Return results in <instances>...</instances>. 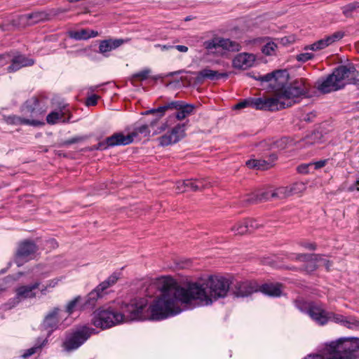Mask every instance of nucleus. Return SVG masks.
Listing matches in <instances>:
<instances>
[{
	"label": "nucleus",
	"instance_id": "52",
	"mask_svg": "<svg viewBox=\"0 0 359 359\" xmlns=\"http://www.w3.org/2000/svg\"><path fill=\"white\" fill-rule=\"evenodd\" d=\"M195 182H197L199 185L198 191L203 190L208 187L210 182L204 178L195 179Z\"/></svg>",
	"mask_w": 359,
	"mask_h": 359
},
{
	"label": "nucleus",
	"instance_id": "1",
	"mask_svg": "<svg viewBox=\"0 0 359 359\" xmlns=\"http://www.w3.org/2000/svg\"><path fill=\"white\" fill-rule=\"evenodd\" d=\"M161 292V299L166 318L179 314L182 309L180 304L192 307V304L208 306L230 293L231 280L222 276H210L202 284L189 283L181 287L170 277H161L156 281Z\"/></svg>",
	"mask_w": 359,
	"mask_h": 359
},
{
	"label": "nucleus",
	"instance_id": "55",
	"mask_svg": "<svg viewBox=\"0 0 359 359\" xmlns=\"http://www.w3.org/2000/svg\"><path fill=\"white\" fill-rule=\"evenodd\" d=\"M316 116V113L314 111H311L303 116L302 120L307 123H311L313 121Z\"/></svg>",
	"mask_w": 359,
	"mask_h": 359
},
{
	"label": "nucleus",
	"instance_id": "19",
	"mask_svg": "<svg viewBox=\"0 0 359 359\" xmlns=\"http://www.w3.org/2000/svg\"><path fill=\"white\" fill-rule=\"evenodd\" d=\"M5 121L8 124L20 126H31L34 127H38L44 125L43 121H36L33 119H27V117H24L23 116H20L17 115H9L4 117Z\"/></svg>",
	"mask_w": 359,
	"mask_h": 359
},
{
	"label": "nucleus",
	"instance_id": "46",
	"mask_svg": "<svg viewBox=\"0 0 359 359\" xmlns=\"http://www.w3.org/2000/svg\"><path fill=\"white\" fill-rule=\"evenodd\" d=\"M344 36V32H337L332 34L330 36H328L326 37L327 41L328 43V45L333 43L335 41H337L340 39H341Z\"/></svg>",
	"mask_w": 359,
	"mask_h": 359
},
{
	"label": "nucleus",
	"instance_id": "26",
	"mask_svg": "<svg viewBox=\"0 0 359 359\" xmlns=\"http://www.w3.org/2000/svg\"><path fill=\"white\" fill-rule=\"evenodd\" d=\"M261 292L270 297H280L281 295V285L280 284H264L262 285Z\"/></svg>",
	"mask_w": 359,
	"mask_h": 359
},
{
	"label": "nucleus",
	"instance_id": "4",
	"mask_svg": "<svg viewBox=\"0 0 359 359\" xmlns=\"http://www.w3.org/2000/svg\"><path fill=\"white\" fill-rule=\"evenodd\" d=\"M355 72L353 65H340L331 74L316 81V88L322 93L337 91L345 87L346 79Z\"/></svg>",
	"mask_w": 359,
	"mask_h": 359
},
{
	"label": "nucleus",
	"instance_id": "57",
	"mask_svg": "<svg viewBox=\"0 0 359 359\" xmlns=\"http://www.w3.org/2000/svg\"><path fill=\"white\" fill-rule=\"evenodd\" d=\"M83 140V138L81 137H74L71 139L65 140L63 144H64V145H70V144L81 142Z\"/></svg>",
	"mask_w": 359,
	"mask_h": 359
},
{
	"label": "nucleus",
	"instance_id": "23",
	"mask_svg": "<svg viewBox=\"0 0 359 359\" xmlns=\"http://www.w3.org/2000/svg\"><path fill=\"white\" fill-rule=\"evenodd\" d=\"M40 285L39 282H36L34 284L28 285H22L17 288L16 294L18 298H34L36 297V292L34 290L39 287Z\"/></svg>",
	"mask_w": 359,
	"mask_h": 359
},
{
	"label": "nucleus",
	"instance_id": "41",
	"mask_svg": "<svg viewBox=\"0 0 359 359\" xmlns=\"http://www.w3.org/2000/svg\"><path fill=\"white\" fill-rule=\"evenodd\" d=\"M316 255V254H306V253L297 254V255H294V257H292L291 259L297 260V261L307 262L309 261H315V255Z\"/></svg>",
	"mask_w": 359,
	"mask_h": 359
},
{
	"label": "nucleus",
	"instance_id": "20",
	"mask_svg": "<svg viewBox=\"0 0 359 359\" xmlns=\"http://www.w3.org/2000/svg\"><path fill=\"white\" fill-rule=\"evenodd\" d=\"M183 101H172L170 102L163 106H161L156 109H152L146 112V114H158V117L156 118L154 121H151L150 126H153L157 121L164 115L165 111L168 109H180V107L182 106Z\"/></svg>",
	"mask_w": 359,
	"mask_h": 359
},
{
	"label": "nucleus",
	"instance_id": "64",
	"mask_svg": "<svg viewBox=\"0 0 359 359\" xmlns=\"http://www.w3.org/2000/svg\"><path fill=\"white\" fill-rule=\"evenodd\" d=\"M58 282H59V280L57 278L52 279V280H48L46 285L48 288H50V287L53 288V287H55L57 285Z\"/></svg>",
	"mask_w": 359,
	"mask_h": 359
},
{
	"label": "nucleus",
	"instance_id": "42",
	"mask_svg": "<svg viewBox=\"0 0 359 359\" xmlns=\"http://www.w3.org/2000/svg\"><path fill=\"white\" fill-rule=\"evenodd\" d=\"M277 45L274 42H269L262 48V53L266 55H272L275 54Z\"/></svg>",
	"mask_w": 359,
	"mask_h": 359
},
{
	"label": "nucleus",
	"instance_id": "32",
	"mask_svg": "<svg viewBox=\"0 0 359 359\" xmlns=\"http://www.w3.org/2000/svg\"><path fill=\"white\" fill-rule=\"evenodd\" d=\"M118 278H119L118 274L117 273H114L107 280H105L104 281H103L99 284V285H100L99 288L101 290H105L110 286H112L113 285H114L117 282Z\"/></svg>",
	"mask_w": 359,
	"mask_h": 359
},
{
	"label": "nucleus",
	"instance_id": "45",
	"mask_svg": "<svg viewBox=\"0 0 359 359\" xmlns=\"http://www.w3.org/2000/svg\"><path fill=\"white\" fill-rule=\"evenodd\" d=\"M313 304H308L307 302L301 300L297 299L294 301V305L299 311L302 312H306L308 313V310L310 309L311 305H313Z\"/></svg>",
	"mask_w": 359,
	"mask_h": 359
},
{
	"label": "nucleus",
	"instance_id": "28",
	"mask_svg": "<svg viewBox=\"0 0 359 359\" xmlns=\"http://www.w3.org/2000/svg\"><path fill=\"white\" fill-rule=\"evenodd\" d=\"M98 285L96 288L92 290L86 297L85 305L88 306H93L97 300L102 296V292Z\"/></svg>",
	"mask_w": 359,
	"mask_h": 359
},
{
	"label": "nucleus",
	"instance_id": "56",
	"mask_svg": "<svg viewBox=\"0 0 359 359\" xmlns=\"http://www.w3.org/2000/svg\"><path fill=\"white\" fill-rule=\"evenodd\" d=\"M328 316H330L331 317V319L332 318L335 322L337 323H344V320L346 318V317L343 316H341V315H335L332 313H328Z\"/></svg>",
	"mask_w": 359,
	"mask_h": 359
},
{
	"label": "nucleus",
	"instance_id": "18",
	"mask_svg": "<svg viewBox=\"0 0 359 359\" xmlns=\"http://www.w3.org/2000/svg\"><path fill=\"white\" fill-rule=\"evenodd\" d=\"M255 60L253 54L243 53L237 55L233 60V67L236 69H245L252 67Z\"/></svg>",
	"mask_w": 359,
	"mask_h": 359
},
{
	"label": "nucleus",
	"instance_id": "44",
	"mask_svg": "<svg viewBox=\"0 0 359 359\" xmlns=\"http://www.w3.org/2000/svg\"><path fill=\"white\" fill-rule=\"evenodd\" d=\"M343 325L348 329L359 327V320L353 317H346Z\"/></svg>",
	"mask_w": 359,
	"mask_h": 359
},
{
	"label": "nucleus",
	"instance_id": "38",
	"mask_svg": "<svg viewBox=\"0 0 359 359\" xmlns=\"http://www.w3.org/2000/svg\"><path fill=\"white\" fill-rule=\"evenodd\" d=\"M231 231H234L236 234L240 235L249 232L248 229V224H245V219L233 226Z\"/></svg>",
	"mask_w": 359,
	"mask_h": 359
},
{
	"label": "nucleus",
	"instance_id": "21",
	"mask_svg": "<svg viewBox=\"0 0 359 359\" xmlns=\"http://www.w3.org/2000/svg\"><path fill=\"white\" fill-rule=\"evenodd\" d=\"M49 15L44 11H36L21 16V19L28 25H33L47 20Z\"/></svg>",
	"mask_w": 359,
	"mask_h": 359
},
{
	"label": "nucleus",
	"instance_id": "24",
	"mask_svg": "<svg viewBox=\"0 0 359 359\" xmlns=\"http://www.w3.org/2000/svg\"><path fill=\"white\" fill-rule=\"evenodd\" d=\"M273 192L270 193L269 191H259L257 193H252L249 195H247L244 199L243 202L245 203H255L257 202H262L267 200H269L270 198H273L271 195Z\"/></svg>",
	"mask_w": 359,
	"mask_h": 359
},
{
	"label": "nucleus",
	"instance_id": "51",
	"mask_svg": "<svg viewBox=\"0 0 359 359\" xmlns=\"http://www.w3.org/2000/svg\"><path fill=\"white\" fill-rule=\"evenodd\" d=\"M41 347V345L40 346H36L34 347H32L25 351V353L22 355V357L25 359L30 357L33 354H34L37 349L40 348Z\"/></svg>",
	"mask_w": 359,
	"mask_h": 359
},
{
	"label": "nucleus",
	"instance_id": "17",
	"mask_svg": "<svg viewBox=\"0 0 359 359\" xmlns=\"http://www.w3.org/2000/svg\"><path fill=\"white\" fill-rule=\"evenodd\" d=\"M328 313L321 307L315 304L311 305L310 309L308 310L309 316L320 325H325L331 319Z\"/></svg>",
	"mask_w": 359,
	"mask_h": 359
},
{
	"label": "nucleus",
	"instance_id": "14",
	"mask_svg": "<svg viewBox=\"0 0 359 359\" xmlns=\"http://www.w3.org/2000/svg\"><path fill=\"white\" fill-rule=\"evenodd\" d=\"M71 114L69 110L67 109L65 104L60 105L57 110L49 113L46 116V121L50 125H55L59 121L67 123L70 121Z\"/></svg>",
	"mask_w": 359,
	"mask_h": 359
},
{
	"label": "nucleus",
	"instance_id": "48",
	"mask_svg": "<svg viewBox=\"0 0 359 359\" xmlns=\"http://www.w3.org/2000/svg\"><path fill=\"white\" fill-rule=\"evenodd\" d=\"M245 224H248V229L249 232H252L260 226V224H258L256 220L252 219H245Z\"/></svg>",
	"mask_w": 359,
	"mask_h": 359
},
{
	"label": "nucleus",
	"instance_id": "63",
	"mask_svg": "<svg viewBox=\"0 0 359 359\" xmlns=\"http://www.w3.org/2000/svg\"><path fill=\"white\" fill-rule=\"evenodd\" d=\"M177 50L179 52L181 53H187L189 50V48L184 45H176L173 46V49Z\"/></svg>",
	"mask_w": 359,
	"mask_h": 359
},
{
	"label": "nucleus",
	"instance_id": "59",
	"mask_svg": "<svg viewBox=\"0 0 359 359\" xmlns=\"http://www.w3.org/2000/svg\"><path fill=\"white\" fill-rule=\"evenodd\" d=\"M300 245L309 250H315L316 245L314 243L301 242Z\"/></svg>",
	"mask_w": 359,
	"mask_h": 359
},
{
	"label": "nucleus",
	"instance_id": "16",
	"mask_svg": "<svg viewBox=\"0 0 359 359\" xmlns=\"http://www.w3.org/2000/svg\"><path fill=\"white\" fill-rule=\"evenodd\" d=\"M60 311V308L54 307L46 315L42 323V326L45 330H47L50 332L57 328L59 323L58 315Z\"/></svg>",
	"mask_w": 359,
	"mask_h": 359
},
{
	"label": "nucleus",
	"instance_id": "6",
	"mask_svg": "<svg viewBox=\"0 0 359 359\" xmlns=\"http://www.w3.org/2000/svg\"><path fill=\"white\" fill-rule=\"evenodd\" d=\"M95 332V329L86 325L77 327L67 333L62 343L65 351L71 352L82 346Z\"/></svg>",
	"mask_w": 359,
	"mask_h": 359
},
{
	"label": "nucleus",
	"instance_id": "27",
	"mask_svg": "<svg viewBox=\"0 0 359 359\" xmlns=\"http://www.w3.org/2000/svg\"><path fill=\"white\" fill-rule=\"evenodd\" d=\"M246 165L250 168L264 170L271 167V162L264 159H250L246 161Z\"/></svg>",
	"mask_w": 359,
	"mask_h": 359
},
{
	"label": "nucleus",
	"instance_id": "54",
	"mask_svg": "<svg viewBox=\"0 0 359 359\" xmlns=\"http://www.w3.org/2000/svg\"><path fill=\"white\" fill-rule=\"evenodd\" d=\"M320 136V133H313L311 135L307 136L306 137V139H305L306 143L312 144L315 142L316 139L319 138Z\"/></svg>",
	"mask_w": 359,
	"mask_h": 359
},
{
	"label": "nucleus",
	"instance_id": "31",
	"mask_svg": "<svg viewBox=\"0 0 359 359\" xmlns=\"http://www.w3.org/2000/svg\"><path fill=\"white\" fill-rule=\"evenodd\" d=\"M69 36L75 40H86L90 39L89 29H82L69 32Z\"/></svg>",
	"mask_w": 359,
	"mask_h": 359
},
{
	"label": "nucleus",
	"instance_id": "13",
	"mask_svg": "<svg viewBox=\"0 0 359 359\" xmlns=\"http://www.w3.org/2000/svg\"><path fill=\"white\" fill-rule=\"evenodd\" d=\"M271 102H269L268 98H250L238 102L234 106L235 109H240L246 107H251L258 110L270 111V107H273Z\"/></svg>",
	"mask_w": 359,
	"mask_h": 359
},
{
	"label": "nucleus",
	"instance_id": "7",
	"mask_svg": "<svg viewBox=\"0 0 359 359\" xmlns=\"http://www.w3.org/2000/svg\"><path fill=\"white\" fill-rule=\"evenodd\" d=\"M47 109V104L43 97H32L21 106L20 111L24 117L27 119H33L41 121L39 118L42 117Z\"/></svg>",
	"mask_w": 359,
	"mask_h": 359
},
{
	"label": "nucleus",
	"instance_id": "61",
	"mask_svg": "<svg viewBox=\"0 0 359 359\" xmlns=\"http://www.w3.org/2000/svg\"><path fill=\"white\" fill-rule=\"evenodd\" d=\"M327 162V160H320L315 163H312L311 165H314L315 169H319L324 167Z\"/></svg>",
	"mask_w": 359,
	"mask_h": 359
},
{
	"label": "nucleus",
	"instance_id": "47",
	"mask_svg": "<svg viewBox=\"0 0 359 359\" xmlns=\"http://www.w3.org/2000/svg\"><path fill=\"white\" fill-rule=\"evenodd\" d=\"M358 76V72L355 68V72L350 74L348 76L346 79V84L347 83H353L354 85L359 87V79H357L356 77Z\"/></svg>",
	"mask_w": 359,
	"mask_h": 359
},
{
	"label": "nucleus",
	"instance_id": "60",
	"mask_svg": "<svg viewBox=\"0 0 359 359\" xmlns=\"http://www.w3.org/2000/svg\"><path fill=\"white\" fill-rule=\"evenodd\" d=\"M311 165V163L300 165L297 167V170L299 173L306 174L309 172L308 168Z\"/></svg>",
	"mask_w": 359,
	"mask_h": 359
},
{
	"label": "nucleus",
	"instance_id": "50",
	"mask_svg": "<svg viewBox=\"0 0 359 359\" xmlns=\"http://www.w3.org/2000/svg\"><path fill=\"white\" fill-rule=\"evenodd\" d=\"M317 263H318V262H315V261L307 262V264L305 266V271L308 273L314 271L318 267V264H317Z\"/></svg>",
	"mask_w": 359,
	"mask_h": 359
},
{
	"label": "nucleus",
	"instance_id": "12",
	"mask_svg": "<svg viewBox=\"0 0 359 359\" xmlns=\"http://www.w3.org/2000/svg\"><path fill=\"white\" fill-rule=\"evenodd\" d=\"M185 123L177 124L170 133L158 137L159 144L165 147L177 143L185 137Z\"/></svg>",
	"mask_w": 359,
	"mask_h": 359
},
{
	"label": "nucleus",
	"instance_id": "2",
	"mask_svg": "<svg viewBox=\"0 0 359 359\" xmlns=\"http://www.w3.org/2000/svg\"><path fill=\"white\" fill-rule=\"evenodd\" d=\"M147 304L146 299L140 298L122 306L121 312L111 308L100 309L94 312L93 324L97 327L107 329L128 320H160L166 318L161 296L149 306Z\"/></svg>",
	"mask_w": 359,
	"mask_h": 359
},
{
	"label": "nucleus",
	"instance_id": "40",
	"mask_svg": "<svg viewBox=\"0 0 359 359\" xmlns=\"http://www.w3.org/2000/svg\"><path fill=\"white\" fill-rule=\"evenodd\" d=\"M358 8V1H354L343 6L342 13L346 17L350 18L351 17L352 12L356 10Z\"/></svg>",
	"mask_w": 359,
	"mask_h": 359
},
{
	"label": "nucleus",
	"instance_id": "30",
	"mask_svg": "<svg viewBox=\"0 0 359 359\" xmlns=\"http://www.w3.org/2000/svg\"><path fill=\"white\" fill-rule=\"evenodd\" d=\"M218 45L229 51H238L241 48L238 43L229 39H222L219 40Z\"/></svg>",
	"mask_w": 359,
	"mask_h": 359
},
{
	"label": "nucleus",
	"instance_id": "37",
	"mask_svg": "<svg viewBox=\"0 0 359 359\" xmlns=\"http://www.w3.org/2000/svg\"><path fill=\"white\" fill-rule=\"evenodd\" d=\"M150 133V130L149 129V126L147 124H143L135 128L133 132L130 134L133 135V139L134 137L137 136L138 135H143L144 137L149 135Z\"/></svg>",
	"mask_w": 359,
	"mask_h": 359
},
{
	"label": "nucleus",
	"instance_id": "49",
	"mask_svg": "<svg viewBox=\"0 0 359 359\" xmlns=\"http://www.w3.org/2000/svg\"><path fill=\"white\" fill-rule=\"evenodd\" d=\"M313 57H314V55L313 53H300V54L297 55L296 57V59L299 62H306L313 59Z\"/></svg>",
	"mask_w": 359,
	"mask_h": 359
},
{
	"label": "nucleus",
	"instance_id": "34",
	"mask_svg": "<svg viewBox=\"0 0 359 359\" xmlns=\"http://www.w3.org/2000/svg\"><path fill=\"white\" fill-rule=\"evenodd\" d=\"M81 300V297L80 296H77L67 303L65 307V311L68 313V315L72 314L75 311L77 310L79 304Z\"/></svg>",
	"mask_w": 359,
	"mask_h": 359
},
{
	"label": "nucleus",
	"instance_id": "5",
	"mask_svg": "<svg viewBox=\"0 0 359 359\" xmlns=\"http://www.w3.org/2000/svg\"><path fill=\"white\" fill-rule=\"evenodd\" d=\"M329 359H355L359 351V339L342 337L326 345Z\"/></svg>",
	"mask_w": 359,
	"mask_h": 359
},
{
	"label": "nucleus",
	"instance_id": "43",
	"mask_svg": "<svg viewBox=\"0 0 359 359\" xmlns=\"http://www.w3.org/2000/svg\"><path fill=\"white\" fill-rule=\"evenodd\" d=\"M315 262H318V266H323L327 271H330L332 266V262L325 259L322 255L316 254L315 255Z\"/></svg>",
	"mask_w": 359,
	"mask_h": 359
},
{
	"label": "nucleus",
	"instance_id": "33",
	"mask_svg": "<svg viewBox=\"0 0 359 359\" xmlns=\"http://www.w3.org/2000/svg\"><path fill=\"white\" fill-rule=\"evenodd\" d=\"M329 45L327 41V39H326V38H325V39L318 40V41L313 43V44L305 46L304 50H311L313 51H316V50H320L324 49L326 47H327Z\"/></svg>",
	"mask_w": 359,
	"mask_h": 359
},
{
	"label": "nucleus",
	"instance_id": "53",
	"mask_svg": "<svg viewBox=\"0 0 359 359\" xmlns=\"http://www.w3.org/2000/svg\"><path fill=\"white\" fill-rule=\"evenodd\" d=\"M203 46L208 50H212L215 48L217 46H219L218 43H217L215 39L205 41Z\"/></svg>",
	"mask_w": 359,
	"mask_h": 359
},
{
	"label": "nucleus",
	"instance_id": "29",
	"mask_svg": "<svg viewBox=\"0 0 359 359\" xmlns=\"http://www.w3.org/2000/svg\"><path fill=\"white\" fill-rule=\"evenodd\" d=\"M194 105L187 104L184 102L182 103V106L180 107V109H177V112L176 113L175 116L178 120H182L191 115L194 111Z\"/></svg>",
	"mask_w": 359,
	"mask_h": 359
},
{
	"label": "nucleus",
	"instance_id": "39",
	"mask_svg": "<svg viewBox=\"0 0 359 359\" xmlns=\"http://www.w3.org/2000/svg\"><path fill=\"white\" fill-rule=\"evenodd\" d=\"M180 184L184 185V188L187 189V191H198L199 184L197 182H195V179H189L184 180L180 182Z\"/></svg>",
	"mask_w": 359,
	"mask_h": 359
},
{
	"label": "nucleus",
	"instance_id": "15",
	"mask_svg": "<svg viewBox=\"0 0 359 359\" xmlns=\"http://www.w3.org/2000/svg\"><path fill=\"white\" fill-rule=\"evenodd\" d=\"M190 74L196 75L195 82L197 83H201L205 79L216 81L223 77H228L227 73H219L208 68H205L198 72H190Z\"/></svg>",
	"mask_w": 359,
	"mask_h": 359
},
{
	"label": "nucleus",
	"instance_id": "62",
	"mask_svg": "<svg viewBox=\"0 0 359 359\" xmlns=\"http://www.w3.org/2000/svg\"><path fill=\"white\" fill-rule=\"evenodd\" d=\"M287 143V139L284 137L276 142V147L279 149H285Z\"/></svg>",
	"mask_w": 359,
	"mask_h": 359
},
{
	"label": "nucleus",
	"instance_id": "11",
	"mask_svg": "<svg viewBox=\"0 0 359 359\" xmlns=\"http://www.w3.org/2000/svg\"><path fill=\"white\" fill-rule=\"evenodd\" d=\"M5 57L0 60V65L3 66L5 64L11 62V64L7 67L8 72H15L22 67H29L34 64V60L32 58H28L23 55H18L12 58L9 54L3 55Z\"/></svg>",
	"mask_w": 359,
	"mask_h": 359
},
{
	"label": "nucleus",
	"instance_id": "35",
	"mask_svg": "<svg viewBox=\"0 0 359 359\" xmlns=\"http://www.w3.org/2000/svg\"><path fill=\"white\" fill-rule=\"evenodd\" d=\"M281 71H275L272 72L271 73L266 74L264 76H251L250 74H248V75L251 77H252L254 79L257 81H261L262 82H269L271 81L273 79H277L278 75L281 74Z\"/></svg>",
	"mask_w": 359,
	"mask_h": 359
},
{
	"label": "nucleus",
	"instance_id": "25",
	"mask_svg": "<svg viewBox=\"0 0 359 359\" xmlns=\"http://www.w3.org/2000/svg\"><path fill=\"white\" fill-rule=\"evenodd\" d=\"M123 43V39H108L103 40L99 46V52L103 55L111 51L112 50L119 47Z\"/></svg>",
	"mask_w": 359,
	"mask_h": 359
},
{
	"label": "nucleus",
	"instance_id": "8",
	"mask_svg": "<svg viewBox=\"0 0 359 359\" xmlns=\"http://www.w3.org/2000/svg\"><path fill=\"white\" fill-rule=\"evenodd\" d=\"M133 142V135H123L121 133H116L104 140L98 142L91 147V150H105L109 147L115 146H125Z\"/></svg>",
	"mask_w": 359,
	"mask_h": 359
},
{
	"label": "nucleus",
	"instance_id": "10",
	"mask_svg": "<svg viewBox=\"0 0 359 359\" xmlns=\"http://www.w3.org/2000/svg\"><path fill=\"white\" fill-rule=\"evenodd\" d=\"M258 291V287L255 282L231 281L230 293L236 297H245Z\"/></svg>",
	"mask_w": 359,
	"mask_h": 359
},
{
	"label": "nucleus",
	"instance_id": "36",
	"mask_svg": "<svg viewBox=\"0 0 359 359\" xmlns=\"http://www.w3.org/2000/svg\"><path fill=\"white\" fill-rule=\"evenodd\" d=\"M151 73V70L149 69H144L139 72L135 73L131 76V81H144L146 80Z\"/></svg>",
	"mask_w": 359,
	"mask_h": 359
},
{
	"label": "nucleus",
	"instance_id": "3",
	"mask_svg": "<svg viewBox=\"0 0 359 359\" xmlns=\"http://www.w3.org/2000/svg\"><path fill=\"white\" fill-rule=\"evenodd\" d=\"M308 92L309 88L303 79L295 80L289 86H283L273 97H268L269 102H273V107H270V111L290 107L298 102L299 97L306 95Z\"/></svg>",
	"mask_w": 359,
	"mask_h": 359
},
{
	"label": "nucleus",
	"instance_id": "9",
	"mask_svg": "<svg viewBox=\"0 0 359 359\" xmlns=\"http://www.w3.org/2000/svg\"><path fill=\"white\" fill-rule=\"evenodd\" d=\"M38 250L36 245L30 241H25L19 244L15 253V263L18 266L32 259Z\"/></svg>",
	"mask_w": 359,
	"mask_h": 359
},
{
	"label": "nucleus",
	"instance_id": "58",
	"mask_svg": "<svg viewBox=\"0 0 359 359\" xmlns=\"http://www.w3.org/2000/svg\"><path fill=\"white\" fill-rule=\"evenodd\" d=\"M98 97L95 95H93L87 98L86 104L88 106H94L97 102Z\"/></svg>",
	"mask_w": 359,
	"mask_h": 359
},
{
	"label": "nucleus",
	"instance_id": "22",
	"mask_svg": "<svg viewBox=\"0 0 359 359\" xmlns=\"http://www.w3.org/2000/svg\"><path fill=\"white\" fill-rule=\"evenodd\" d=\"M305 189V185L302 182H297L293 184L290 187H281L278 189L276 191L272 194L273 197H280L282 195L283 197H287L292 194H295L303 191Z\"/></svg>",
	"mask_w": 359,
	"mask_h": 359
}]
</instances>
